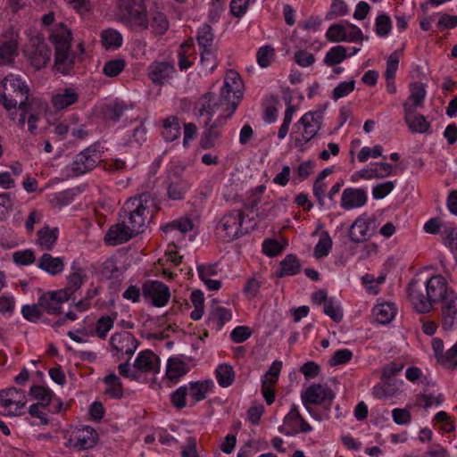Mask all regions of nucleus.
I'll list each match as a JSON object with an SVG mask.
<instances>
[{"label": "nucleus", "instance_id": "obj_36", "mask_svg": "<svg viewBox=\"0 0 457 457\" xmlns=\"http://www.w3.org/2000/svg\"><path fill=\"white\" fill-rule=\"evenodd\" d=\"M146 128L140 124L129 131L124 137V145L131 148H138L146 140Z\"/></svg>", "mask_w": 457, "mask_h": 457}, {"label": "nucleus", "instance_id": "obj_12", "mask_svg": "<svg viewBox=\"0 0 457 457\" xmlns=\"http://www.w3.org/2000/svg\"><path fill=\"white\" fill-rule=\"evenodd\" d=\"M27 403V394L24 390L9 387L0 391V410L9 417L21 415Z\"/></svg>", "mask_w": 457, "mask_h": 457}, {"label": "nucleus", "instance_id": "obj_3", "mask_svg": "<svg viewBox=\"0 0 457 457\" xmlns=\"http://www.w3.org/2000/svg\"><path fill=\"white\" fill-rule=\"evenodd\" d=\"M455 293L441 275H435L425 282L413 279L408 287V297L413 308L420 313L432 310L433 303L443 302L447 295Z\"/></svg>", "mask_w": 457, "mask_h": 457}, {"label": "nucleus", "instance_id": "obj_34", "mask_svg": "<svg viewBox=\"0 0 457 457\" xmlns=\"http://www.w3.org/2000/svg\"><path fill=\"white\" fill-rule=\"evenodd\" d=\"M26 54L30 64L36 69L43 68L50 60V52L43 43L38 44L33 53L26 50Z\"/></svg>", "mask_w": 457, "mask_h": 457}, {"label": "nucleus", "instance_id": "obj_45", "mask_svg": "<svg viewBox=\"0 0 457 457\" xmlns=\"http://www.w3.org/2000/svg\"><path fill=\"white\" fill-rule=\"evenodd\" d=\"M300 262L296 256L293 254L287 255L280 262L279 276H293L300 270Z\"/></svg>", "mask_w": 457, "mask_h": 457}, {"label": "nucleus", "instance_id": "obj_5", "mask_svg": "<svg viewBox=\"0 0 457 457\" xmlns=\"http://www.w3.org/2000/svg\"><path fill=\"white\" fill-rule=\"evenodd\" d=\"M71 36V31L63 23L54 24L51 29L50 38L55 46L54 66L62 74H67L73 63L70 54Z\"/></svg>", "mask_w": 457, "mask_h": 457}, {"label": "nucleus", "instance_id": "obj_50", "mask_svg": "<svg viewBox=\"0 0 457 457\" xmlns=\"http://www.w3.org/2000/svg\"><path fill=\"white\" fill-rule=\"evenodd\" d=\"M162 229L165 234V239L174 246L183 245L188 241V238L170 223L164 226Z\"/></svg>", "mask_w": 457, "mask_h": 457}, {"label": "nucleus", "instance_id": "obj_43", "mask_svg": "<svg viewBox=\"0 0 457 457\" xmlns=\"http://www.w3.org/2000/svg\"><path fill=\"white\" fill-rule=\"evenodd\" d=\"M105 393L112 398H120L123 395L120 379L119 377L112 372L108 374L104 379Z\"/></svg>", "mask_w": 457, "mask_h": 457}, {"label": "nucleus", "instance_id": "obj_35", "mask_svg": "<svg viewBox=\"0 0 457 457\" xmlns=\"http://www.w3.org/2000/svg\"><path fill=\"white\" fill-rule=\"evenodd\" d=\"M188 372L186 362L179 358H170L166 365V376L171 381H177Z\"/></svg>", "mask_w": 457, "mask_h": 457}, {"label": "nucleus", "instance_id": "obj_48", "mask_svg": "<svg viewBox=\"0 0 457 457\" xmlns=\"http://www.w3.org/2000/svg\"><path fill=\"white\" fill-rule=\"evenodd\" d=\"M287 246V241L284 239L277 240L273 238L265 239L262 243V252L269 257L278 255Z\"/></svg>", "mask_w": 457, "mask_h": 457}, {"label": "nucleus", "instance_id": "obj_64", "mask_svg": "<svg viewBox=\"0 0 457 457\" xmlns=\"http://www.w3.org/2000/svg\"><path fill=\"white\" fill-rule=\"evenodd\" d=\"M439 362L447 368L457 366V342L443 356L439 357Z\"/></svg>", "mask_w": 457, "mask_h": 457}, {"label": "nucleus", "instance_id": "obj_52", "mask_svg": "<svg viewBox=\"0 0 457 457\" xmlns=\"http://www.w3.org/2000/svg\"><path fill=\"white\" fill-rule=\"evenodd\" d=\"M323 312L330 319L336 322H339L343 319V310L340 302L336 298H329L323 306Z\"/></svg>", "mask_w": 457, "mask_h": 457}, {"label": "nucleus", "instance_id": "obj_61", "mask_svg": "<svg viewBox=\"0 0 457 457\" xmlns=\"http://www.w3.org/2000/svg\"><path fill=\"white\" fill-rule=\"evenodd\" d=\"M213 41V34L209 25H203L197 34V42L203 49H211Z\"/></svg>", "mask_w": 457, "mask_h": 457}, {"label": "nucleus", "instance_id": "obj_2", "mask_svg": "<svg viewBox=\"0 0 457 457\" xmlns=\"http://www.w3.org/2000/svg\"><path fill=\"white\" fill-rule=\"evenodd\" d=\"M28 96L29 87L20 75L9 74L0 82V102L4 108L12 113L20 104L22 113L19 123L23 126L28 119L29 129L34 132L37 129V122L45 112L46 105L39 100H32L26 107L25 101Z\"/></svg>", "mask_w": 457, "mask_h": 457}, {"label": "nucleus", "instance_id": "obj_8", "mask_svg": "<svg viewBox=\"0 0 457 457\" xmlns=\"http://www.w3.org/2000/svg\"><path fill=\"white\" fill-rule=\"evenodd\" d=\"M248 223L247 216L242 212L232 211L220 219L217 229L220 237L231 241L247 233L253 228Z\"/></svg>", "mask_w": 457, "mask_h": 457}, {"label": "nucleus", "instance_id": "obj_26", "mask_svg": "<svg viewBox=\"0 0 457 457\" xmlns=\"http://www.w3.org/2000/svg\"><path fill=\"white\" fill-rule=\"evenodd\" d=\"M367 202V193L361 188H345L341 196V206L345 210H353L363 206Z\"/></svg>", "mask_w": 457, "mask_h": 457}, {"label": "nucleus", "instance_id": "obj_21", "mask_svg": "<svg viewBox=\"0 0 457 457\" xmlns=\"http://www.w3.org/2000/svg\"><path fill=\"white\" fill-rule=\"evenodd\" d=\"M375 232V220L361 215L352 224L349 237L353 242L359 243L368 240Z\"/></svg>", "mask_w": 457, "mask_h": 457}, {"label": "nucleus", "instance_id": "obj_57", "mask_svg": "<svg viewBox=\"0 0 457 457\" xmlns=\"http://www.w3.org/2000/svg\"><path fill=\"white\" fill-rule=\"evenodd\" d=\"M355 88V80L349 79L340 82L332 91V98L337 101L349 96Z\"/></svg>", "mask_w": 457, "mask_h": 457}, {"label": "nucleus", "instance_id": "obj_40", "mask_svg": "<svg viewBox=\"0 0 457 457\" xmlns=\"http://www.w3.org/2000/svg\"><path fill=\"white\" fill-rule=\"evenodd\" d=\"M75 195L74 190L68 189L49 194L46 195V199L53 207L62 208L70 204L74 200Z\"/></svg>", "mask_w": 457, "mask_h": 457}, {"label": "nucleus", "instance_id": "obj_19", "mask_svg": "<svg viewBox=\"0 0 457 457\" xmlns=\"http://www.w3.org/2000/svg\"><path fill=\"white\" fill-rule=\"evenodd\" d=\"M71 299L68 289H58L44 293L39 297V306L48 314H59L62 304Z\"/></svg>", "mask_w": 457, "mask_h": 457}, {"label": "nucleus", "instance_id": "obj_25", "mask_svg": "<svg viewBox=\"0 0 457 457\" xmlns=\"http://www.w3.org/2000/svg\"><path fill=\"white\" fill-rule=\"evenodd\" d=\"M133 236H135V233L127 224V221L122 220L121 222L110 228L104 237V240L110 245H118L127 242Z\"/></svg>", "mask_w": 457, "mask_h": 457}, {"label": "nucleus", "instance_id": "obj_9", "mask_svg": "<svg viewBox=\"0 0 457 457\" xmlns=\"http://www.w3.org/2000/svg\"><path fill=\"white\" fill-rule=\"evenodd\" d=\"M323 118V109L307 112L300 118L295 124L300 134V137L295 140L297 146L302 147L317 136L321 129Z\"/></svg>", "mask_w": 457, "mask_h": 457}, {"label": "nucleus", "instance_id": "obj_4", "mask_svg": "<svg viewBox=\"0 0 457 457\" xmlns=\"http://www.w3.org/2000/svg\"><path fill=\"white\" fill-rule=\"evenodd\" d=\"M215 384L211 378L189 381L170 395V402L177 409L195 406L214 392Z\"/></svg>", "mask_w": 457, "mask_h": 457}, {"label": "nucleus", "instance_id": "obj_30", "mask_svg": "<svg viewBox=\"0 0 457 457\" xmlns=\"http://www.w3.org/2000/svg\"><path fill=\"white\" fill-rule=\"evenodd\" d=\"M427 91L425 84L412 82L410 85V96L403 104V110H417L423 105Z\"/></svg>", "mask_w": 457, "mask_h": 457}, {"label": "nucleus", "instance_id": "obj_62", "mask_svg": "<svg viewBox=\"0 0 457 457\" xmlns=\"http://www.w3.org/2000/svg\"><path fill=\"white\" fill-rule=\"evenodd\" d=\"M394 181H385L372 187V197L376 200L383 199L388 195L395 188Z\"/></svg>", "mask_w": 457, "mask_h": 457}, {"label": "nucleus", "instance_id": "obj_29", "mask_svg": "<svg viewBox=\"0 0 457 457\" xmlns=\"http://www.w3.org/2000/svg\"><path fill=\"white\" fill-rule=\"evenodd\" d=\"M404 120L411 132L415 134H425L429 131L430 124L426 117L420 114L416 110H403Z\"/></svg>", "mask_w": 457, "mask_h": 457}, {"label": "nucleus", "instance_id": "obj_39", "mask_svg": "<svg viewBox=\"0 0 457 457\" xmlns=\"http://www.w3.org/2000/svg\"><path fill=\"white\" fill-rule=\"evenodd\" d=\"M215 378L220 386L228 387L235 379V371L231 365L220 363L215 369Z\"/></svg>", "mask_w": 457, "mask_h": 457}, {"label": "nucleus", "instance_id": "obj_11", "mask_svg": "<svg viewBox=\"0 0 457 457\" xmlns=\"http://www.w3.org/2000/svg\"><path fill=\"white\" fill-rule=\"evenodd\" d=\"M120 19L131 26L146 29V9L142 0H119Z\"/></svg>", "mask_w": 457, "mask_h": 457}, {"label": "nucleus", "instance_id": "obj_31", "mask_svg": "<svg viewBox=\"0 0 457 457\" xmlns=\"http://www.w3.org/2000/svg\"><path fill=\"white\" fill-rule=\"evenodd\" d=\"M397 307L392 302H379L372 309V315L379 324H388L395 317Z\"/></svg>", "mask_w": 457, "mask_h": 457}, {"label": "nucleus", "instance_id": "obj_47", "mask_svg": "<svg viewBox=\"0 0 457 457\" xmlns=\"http://www.w3.org/2000/svg\"><path fill=\"white\" fill-rule=\"evenodd\" d=\"M190 300L194 305V310L190 313V317L194 320L202 319L204 313V295L201 290H193Z\"/></svg>", "mask_w": 457, "mask_h": 457}, {"label": "nucleus", "instance_id": "obj_49", "mask_svg": "<svg viewBox=\"0 0 457 457\" xmlns=\"http://www.w3.org/2000/svg\"><path fill=\"white\" fill-rule=\"evenodd\" d=\"M283 363L281 361H274L269 370L262 378V386H267L273 387L278 382Z\"/></svg>", "mask_w": 457, "mask_h": 457}, {"label": "nucleus", "instance_id": "obj_18", "mask_svg": "<svg viewBox=\"0 0 457 457\" xmlns=\"http://www.w3.org/2000/svg\"><path fill=\"white\" fill-rule=\"evenodd\" d=\"M142 295L145 301L155 307L165 306L170 297V289L160 281H147L143 285Z\"/></svg>", "mask_w": 457, "mask_h": 457}, {"label": "nucleus", "instance_id": "obj_27", "mask_svg": "<svg viewBox=\"0 0 457 457\" xmlns=\"http://www.w3.org/2000/svg\"><path fill=\"white\" fill-rule=\"evenodd\" d=\"M67 335L76 343H88L91 337L95 336V323L93 319L86 317L76 328L68 331Z\"/></svg>", "mask_w": 457, "mask_h": 457}, {"label": "nucleus", "instance_id": "obj_14", "mask_svg": "<svg viewBox=\"0 0 457 457\" xmlns=\"http://www.w3.org/2000/svg\"><path fill=\"white\" fill-rule=\"evenodd\" d=\"M395 168L386 162H374L354 171L350 176L352 183H359L361 180L381 179L393 174Z\"/></svg>", "mask_w": 457, "mask_h": 457}, {"label": "nucleus", "instance_id": "obj_16", "mask_svg": "<svg viewBox=\"0 0 457 457\" xmlns=\"http://www.w3.org/2000/svg\"><path fill=\"white\" fill-rule=\"evenodd\" d=\"M111 350L118 359L130 358L138 347V342L129 332H119L111 337Z\"/></svg>", "mask_w": 457, "mask_h": 457}, {"label": "nucleus", "instance_id": "obj_13", "mask_svg": "<svg viewBox=\"0 0 457 457\" xmlns=\"http://www.w3.org/2000/svg\"><path fill=\"white\" fill-rule=\"evenodd\" d=\"M326 37L330 42L361 43L364 35L356 25L342 22L331 25L326 32Z\"/></svg>", "mask_w": 457, "mask_h": 457}, {"label": "nucleus", "instance_id": "obj_59", "mask_svg": "<svg viewBox=\"0 0 457 457\" xmlns=\"http://www.w3.org/2000/svg\"><path fill=\"white\" fill-rule=\"evenodd\" d=\"M125 65L123 59H112L104 64L103 72L107 77H116L124 70Z\"/></svg>", "mask_w": 457, "mask_h": 457}, {"label": "nucleus", "instance_id": "obj_53", "mask_svg": "<svg viewBox=\"0 0 457 457\" xmlns=\"http://www.w3.org/2000/svg\"><path fill=\"white\" fill-rule=\"evenodd\" d=\"M392 29V21L388 15L380 13L375 21V31L380 37H387Z\"/></svg>", "mask_w": 457, "mask_h": 457}, {"label": "nucleus", "instance_id": "obj_51", "mask_svg": "<svg viewBox=\"0 0 457 457\" xmlns=\"http://www.w3.org/2000/svg\"><path fill=\"white\" fill-rule=\"evenodd\" d=\"M332 248V239L328 233L322 232L320 235L318 243L314 247V255L316 258H323L327 256Z\"/></svg>", "mask_w": 457, "mask_h": 457}, {"label": "nucleus", "instance_id": "obj_20", "mask_svg": "<svg viewBox=\"0 0 457 457\" xmlns=\"http://www.w3.org/2000/svg\"><path fill=\"white\" fill-rule=\"evenodd\" d=\"M334 398L335 393L328 386L324 384L311 385L301 395L303 405L330 403Z\"/></svg>", "mask_w": 457, "mask_h": 457}, {"label": "nucleus", "instance_id": "obj_7", "mask_svg": "<svg viewBox=\"0 0 457 457\" xmlns=\"http://www.w3.org/2000/svg\"><path fill=\"white\" fill-rule=\"evenodd\" d=\"M160 370V359L150 350L137 353L132 365L125 362L119 365L120 373L127 378L136 379L142 373H157Z\"/></svg>", "mask_w": 457, "mask_h": 457}, {"label": "nucleus", "instance_id": "obj_28", "mask_svg": "<svg viewBox=\"0 0 457 457\" xmlns=\"http://www.w3.org/2000/svg\"><path fill=\"white\" fill-rule=\"evenodd\" d=\"M79 100L78 92L72 87L60 88L55 91L51 99L52 106L55 110H64Z\"/></svg>", "mask_w": 457, "mask_h": 457}, {"label": "nucleus", "instance_id": "obj_42", "mask_svg": "<svg viewBox=\"0 0 457 457\" xmlns=\"http://www.w3.org/2000/svg\"><path fill=\"white\" fill-rule=\"evenodd\" d=\"M17 55V41L14 37L0 46V65H10Z\"/></svg>", "mask_w": 457, "mask_h": 457}, {"label": "nucleus", "instance_id": "obj_1", "mask_svg": "<svg viewBox=\"0 0 457 457\" xmlns=\"http://www.w3.org/2000/svg\"><path fill=\"white\" fill-rule=\"evenodd\" d=\"M244 96V84L239 74L226 72L220 96L207 93L202 98L201 115L210 129L222 126L236 112Z\"/></svg>", "mask_w": 457, "mask_h": 457}, {"label": "nucleus", "instance_id": "obj_32", "mask_svg": "<svg viewBox=\"0 0 457 457\" xmlns=\"http://www.w3.org/2000/svg\"><path fill=\"white\" fill-rule=\"evenodd\" d=\"M37 267L50 275H56L63 271L64 259L44 253L38 260Z\"/></svg>", "mask_w": 457, "mask_h": 457}, {"label": "nucleus", "instance_id": "obj_10", "mask_svg": "<svg viewBox=\"0 0 457 457\" xmlns=\"http://www.w3.org/2000/svg\"><path fill=\"white\" fill-rule=\"evenodd\" d=\"M102 154L92 145L76 155L73 162L65 167L68 177H78L92 170L101 161Z\"/></svg>", "mask_w": 457, "mask_h": 457}, {"label": "nucleus", "instance_id": "obj_56", "mask_svg": "<svg viewBox=\"0 0 457 457\" xmlns=\"http://www.w3.org/2000/svg\"><path fill=\"white\" fill-rule=\"evenodd\" d=\"M383 147L380 145H375L372 147L363 146L357 154V160L360 162H366L369 159H377L382 156Z\"/></svg>", "mask_w": 457, "mask_h": 457}, {"label": "nucleus", "instance_id": "obj_44", "mask_svg": "<svg viewBox=\"0 0 457 457\" xmlns=\"http://www.w3.org/2000/svg\"><path fill=\"white\" fill-rule=\"evenodd\" d=\"M347 57V49L343 46H336L327 52L324 57V63L328 66H334L341 63Z\"/></svg>", "mask_w": 457, "mask_h": 457}, {"label": "nucleus", "instance_id": "obj_63", "mask_svg": "<svg viewBox=\"0 0 457 457\" xmlns=\"http://www.w3.org/2000/svg\"><path fill=\"white\" fill-rule=\"evenodd\" d=\"M12 261L19 266H28L34 262L35 255L30 249L21 250L12 253Z\"/></svg>", "mask_w": 457, "mask_h": 457}, {"label": "nucleus", "instance_id": "obj_22", "mask_svg": "<svg viewBox=\"0 0 457 457\" xmlns=\"http://www.w3.org/2000/svg\"><path fill=\"white\" fill-rule=\"evenodd\" d=\"M442 327L453 330L457 327V294L450 293L441 303Z\"/></svg>", "mask_w": 457, "mask_h": 457}, {"label": "nucleus", "instance_id": "obj_15", "mask_svg": "<svg viewBox=\"0 0 457 457\" xmlns=\"http://www.w3.org/2000/svg\"><path fill=\"white\" fill-rule=\"evenodd\" d=\"M278 431L287 436H293L301 432L309 433L312 431V427L300 415L297 405L292 404L288 413L284 417L283 423L278 427Z\"/></svg>", "mask_w": 457, "mask_h": 457}, {"label": "nucleus", "instance_id": "obj_58", "mask_svg": "<svg viewBox=\"0 0 457 457\" xmlns=\"http://www.w3.org/2000/svg\"><path fill=\"white\" fill-rule=\"evenodd\" d=\"M114 319L111 316H102L95 325V335L100 338H105L108 332L113 328Z\"/></svg>", "mask_w": 457, "mask_h": 457}, {"label": "nucleus", "instance_id": "obj_46", "mask_svg": "<svg viewBox=\"0 0 457 457\" xmlns=\"http://www.w3.org/2000/svg\"><path fill=\"white\" fill-rule=\"evenodd\" d=\"M162 135L169 142L174 141L179 137L180 126L178 118L170 116L164 120Z\"/></svg>", "mask_w": 457, "mask_h": 457}, {"label": "nucleus", "instance_id": "obj_24", "mask_svg": "<svg viewBox=\"0 0 457 457\" xmlns=\"http://www.w3.org/2000/svg\"><path fill=\"white\" fill-rule=\"evenodd\" d=\"M173 64L167 62H154L148 68V76L154 84L168 83L174 76Z\"/></svg>", "mask_w": 457, "mask_h": 457}, {"label": "nucleus", "instance_id": "obj_33", "mask_svg": "<svg viewBox=\"0 0 457 457\" xmlns=\"http://www.w3.org/2000/svg\"><path fill=\"white\" fill-rule=\"evenodd\" d=\"M103 47L107 51H113L120 48L123 44L121 33L114 29H105L100 34Z\"/></svg>", "mask_w": 457, "mask_h": 457}, {"label": "nucleus", "instance_id": "obj_6", "mask_svg": "<svg viewBox=\"0 0 457 457\" xmlns=\"http://www.w3.org/2000/svg\"><path fill=\"white\" fill-rule=\"evenodd\" d=\"M153 204L152 199L147 195L139 197L129 198L123 206L125 216L123 220L136 234L142 232L146 221L152 217L150 207Z\"/></svg>", "mask_w": 457, "mask_h": 457}, {"label": "nucleus", "instance_id": "obj_60", "mask_svg": "<svg viewBox=\"0 0 457 457\" xmlns=\"http://www.w3.org/2000/svg\"><path fill=\"white\" fill-rule=\"evenodd\" d=\"M274 59V49L270 46H262L256 54L257 63L262 67H268Z\"/></svg>", "mask_w": 457, "mask_h": 457}, {"label": "nucleus", "instance_id": "obj_41", "mask_svg": "<svg viewBox=\"0 0 457 457\" xmlns=\"http://www.w3.org/2000/svg\"><path fill=\"white\" fill-rule=\"evenodd\" d=\"M441 241L457 260V226H445L441 231Z\"/></svg>", "mask_w": 457, "mask_h": 457}, {"label": "nucleus", "instance_id": "obj_23", "mask_svg": "<svg viewBox=\"0 0 457 457\" xmlns=\"http://www.w3.org/2000/svg\"><path fill=\"white\" fill-rule=\"evenodd\" d=\"M90 274L88 270L81 267L77 262H73L67 276V286L62 289H68L71 298L74 293L89 279Z\"/></svg>", "mask_w": 457, "mask_h": 457}, {"label": "nucleus", "instance_id": "obj_55", "mask_svg": "<svg viewBox=\"0 0 457 457\" xmlns=\"http://www.w3.org/2000/svg\"><path fill=\"white\" fill-rule=\"evenodd\" d=\"M201 69L204 74H208L217 67L216 56L212 49H203L201 52Z\"/></svg>", "mask_w": 457, "mask_h": 457}, {"label": "nucleus", "instance_id": "obj_54", "mask_svg": "<svg viewBox=\"0 0 457 457\" xmlns=\"http://www.w3.org/2000/svg\"><path fill=\"white\" fill-rule=\"evenodd\" d=\"M170 27V22L166 16L161 12H155L152 14L151 28L155 34H164Z\"/></svg>", "mask_w": 457, "mask_h": 457}, {"label": "nucleus", "instance_id": "obj_38", "mask_svg": "<svg viewBox=\"0 0 457 457\" xmlns=\"http://www.w3.org/2000/svg\"><path fill=\"white\" fill-rule=\"evenodd\" d=\"M58 237V229L44 227L37 232V245L43 250H51Z\"/></svg>", "mask_w": 457, "mask_h": 457}, {"label": "nucleus", "instance_id": "obj_37", "mask_svg": "<svg viewBox=\"0 0 457 457\" xmlns=\"http://www.w3.org/2000/svg\"><path fill=\"white\" fill-rule=\"evenodd\" d=\"M190 187L191 183L186 178H176L168 186V196L172 200H179Z\"/></svg>", "mask_w": 457, "mask_h": 457}, {"label": "nucleus", "instance_id": "obj_17", "mask_svg": "<svg viewBox=\"0 0 457 457\" xmlns=\"http://www.w3.org/2000/svg\"><path fill=\"white\" fill-rule=\"evenodd\" d=\"M96 440V430L89 426H82L69 432L66 445L77 450H85L93 447Z\"/></svg>", "mask_w": 457, "mask_h": 457}]
</instances>
